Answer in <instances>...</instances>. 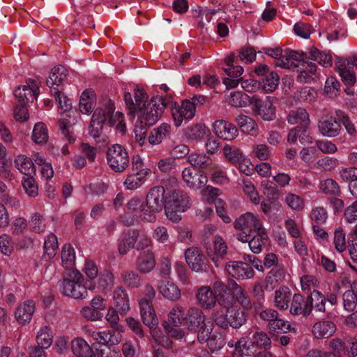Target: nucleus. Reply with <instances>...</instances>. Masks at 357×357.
Segmentation results:
<instances>
[{"label": "nucleus", "instance_id": "nucleus-26", "mask_svg": "<svg viewBox=\"0 0 357 357\" xmlns=\"http://www.w3.org/2000/svg\"><path fill=\"white\" fill-rule=\"evenodd\" d=\"M268 236L264 228L255 232L248 241H242L248 242L250 249L255 254L261 252L263 245H266L268 243Z\"/></svg>", "mask_w": 357, "mask_h": 357}, {"label": "nucleus", "instance_id": "nucleus-54", "mask_svg": "<svg viewBox=\"0 0 357 357\" xmlns=\"http://www.w3.org/2000/svg\"><path fill=\"white\" fill-rule=\"evenodd\" d=\"M223 153L227 160L234 165H236L238 162H240L241 159H243L244 157L241 150L233 146H225L223 148Z\"/></svg>", "mask_w": 357, "mask_h": 357}, {"label": "nucleus", "instance_id": "nucleus-5", "mask_svg": "<svg viewBox=\"0 0 357 357\" xmlns=\"http://www.w3.org/2000/svg\"><path fill=\"white\" fill-rule=\"evenodd\" d=\"M165 190L163 186L158 185L151 188L144 200L142 209L141 219L153 222L156 220V214L164 208L165 210Z\"/></svg>", "mask_w": 357, "mask_h": 357}, {"label": "nucleus", "instance_id": "nucleus-34", "mask_svg": "<svg viewBox=\"0 0 357 357\" xmlns=\"http://www.w3.org/2000/svg\"><path fill=\"white\" fill-rule=\"evenodd\" d=\"M160 293L167 299L176 301L181 297L178 287L171 282L162 281L158 285Z\"/></svg>", "mask_w": 357, "mask_h": 357}, {"label": "nucleus", "instance_id": "nucleus-58", "mask_svg": "<svg viewBox=\"0 0 357 357\" xmlns=\"http://www.w3.org/2000/svg\"><path fill=\"white\" fill-rule=\"evenodd\" d=\"M208 130L202 123H197L186 129V136L191 139H197L203 137Z\"/></svg>", "mask_w": 357, "mask_h": 357}, {"label": "nucleus", "instance_id": "nucleus-4", "mask_svg": "<svg viewBox=\"0 0 357 357\" xmlns=\"http://www.w3.org/2000/svg\"><path fill=\"white\" fill-rule=\"evenodd\" d=\"M114 110V104L110 99L102 107L95 109L88 128V133L91 137L99 139L100 141H105L106 135L102 133L103 126L106 123L109 126L114 124L115 121L113 119Z\"/></svg>", "mask_w": 357, "mask_h": 357}, {"label": "nucleus", "instance_id": "nucleus-14", "mask_svg": "<svg viewBox=\"0 0 357 357\" xmlns=\"http://www.w3.org/2000/svg\"><path fill=\"white\" fill-rule=\"evenodd\" d=\"M204 248L208 256L214 262L216 266H219V261L224 258L227 254V247L222 237L215 236L211 241H204Z\"/></svg>", "mask_w": 357, "mask_h": 357}, {"label": "nucleus", "instance_id": "nucleus-59", "mask_svg": "<svg viewBox=\"0 0 357 357\" xmlns=\"http://www.w3.org/2000/svg\"><path fill=\"white\" fill-rule=\"evenodd\" d=\"M33 176H24L22 183L26 193L30 197H35L38 195V188Z\"/></svg>", "mask_w": 357, "mask_h": 357}, {"label": "nucleus", "instance_id": "nucleus-63", "mask_svg": "<svg viewBox=\"0 0 357 357\" xmlns=\"http://www.w3.org/2000/svg\"><path fill=\"white\" fill-rule=\"evenodd\" d=\"M213 324L208 321L198 328L197 339L199 342H206L212 332Z\"/></svg>", "mask_w": 357, "mask_h": 357}, {"label": "nucleus", "instance_id": "nucleus-57", "mask_svg": "<svg viewBox=\"0 0 357 357\" xmlns=\"http://www.w3.org/2000/svg\"><path fill=\"white\" fill-rule=\"evenodd\" d=\"M121 278L124 284L132 288H137L141 286L142 279L140 276L134 271H123Z\"/></svg>", "mask_w": 357, "mask_h": 357}, {"label": "nucleus", "instance_id": "nucleus-29", "mask_svg": "<svg viewBox=\"0 0 357 357\" xmlns=\"http://www.w3.org/2000/svg\"><path fill=\"white\" fill-rule=\"evenodd\" d=\"M68 117L69 118L63 117L59 121V126L62 135L68 142L69 143H73L76 139V136L74 132V126L77 121V117L73 119H70V115H68Z\"/></svg>", "mask_w": 357, "mask_h": 357}, {"label": "nucleus", "instance_id": "nucleus-6", "mask_svg": "<svg viewBox=\"0 0 357 357\" xmlns=\"http://www.w3.org/2000/svg\"><path fill=\"white\" fill-rule=\"evenodd\" d=\"M190 206L189 197L183 191L173 190L165 196V214L173 222L181 219V213Z\"/></svg>", "mask_w": 357, "mask_h": 357}, {"label": "nucleus", "instance_id": "nucleus-43", "mask_svg": "<svg viewBox=\"0 0 357 357\" xmlns=\"http://www.w3.org/2000/svg\"><path fill=\"white\" fill-rule=\"evenodd\" d=\"M236 122L242 132L251 135L256 133L257 124L252 118L241 114L236 117Z\"/></svg>", "mask_w": 357, "mask_h": 357}, {"label": "nucleus", "instance_id": "nucleus-23", "mask_svg": "<svg viewBox=\"0 0 357 357\" xmlns=\"http://www.w3.org/2000/svg\"><path fill=\"white\" fill-rule=\"evenodd\" d=\"M228 287L231 288V291L233 292V289L234 288L239 289V293L236 298L234 296V301L232 302L231 305L229 307V312H238L240 310L236 309L238 304L241 305L243 307V310L241 312H245V310H251L253 307V304H251L250 298L248 297L246 294L241 290L240 287H238L236 282L234 280H231L228 282Z\"/></svg>", "mask_w": 357, "mask_h": 357}, {"label": "nucleus", "instance_id": "nucleus-56", "mask_svg": "<svg viewBox=\"0 0 357 357\" xmlns=\"http://www.w3.org/2000/svg\"><path fill=\"white\" fill-rule=\"evenodd\" d=\"M355 283L351 285V289L354 288ZM344 307L347 311H354L357 305V294L353 289L346 291L343 294Z\"/></svg>", "mask_w": 357, "mask_h": 357}, {"label": "nucleus", "instance_id": "nucleus-11", "mask_svg": "<svg viewBox=\"0 0 357 357\" xmlns=\"http://www.w3.org/2000/svg\"><path fill=\"white\" fill-rule=\"evenodd\" d=\"M169 321L174 326H183L190 330H195L205 324L203 314H170Z\"/></svg>", "mask_w": 357, "mask_h": 357}, {"label": "nucleus", "instance_id": "nucleus-13", "mask_svg": "<svg viewBox=\"0 0 357 357\" xmlns=\"http://www.w3.org/2000/svg\"><path fill=\"white\" fill-rule=\"evenodd\" d=\"M18 103L29 105L34 99H37L39 94V87L36 82L29 79L26 84L20 86L13 93Z\"/></svg>", "mask_w": 357, "mask_h": 357}, {"label": "nucleus", "instance_id": "nucleus-28", "mask_svg": "<svg viewBox=\"0 0 357 357\" xmlns=\"http://www.w3.org/2000/svg\"><path fill=\"white\" fill-rule=\"evenodd\" d=\"M155 265L154 255L149 250L140 253L137 260V267L142 273H149Z\"/></svg>", "mask_w": 357, "mask_h": 357}, {"label": "nucleus", "instance_id": "nucleus-15", "mask_svg": "<svg viewBox=\"0 0 357 357\" xmlns=\"http://www.w3.org/2000/svg\"><path fill=\"white\" fill-rule=\"evenodd\" d=\"M318 128L320 133L328 137L337 136L341 130L340 121L337 119V115L322 117L318 123Z\"/></svg>", "mask_w": 357, "mask_h": 357}, {"label": "nucleus", "instance_id": "nucleus-24", "mask_svg": "<svg viewBox=\"0 0 357 357\" xmlns=\"http://www.w3.org/2000/svg\"><path fill=\"white\" fill-rule=\"evenodd\" d=\"M68 75V70L61 65L54 67L50 73L48 78L46 79V84L50 88L63 89V84L66 80Z\"/></svg>", "mask_w": 357, "mask_h": 357}, {"label": "nucleus", "instance_id": "nucleus-1", "mask_svg": "<svg viewBox=\"0 0 357 357\" xmlns=\"http://www.w3.org/2000/svg\"><path fill=\"white\" fill-rule=\"evenodd\" d=\"M132 95L130 92L124 93V101L128 114L131 118H135L138 114L135 133L136 142L142 146L145 142L146 131L143 130L146 127L154 125L162 115L165 108L167 105V101L162 96H156L149 100V96L146 91L139 87L134 89Z\"/></svg>", "mask_w": 357, "mask_h": 357}, {"label": "nucleus", "instance_id": "nucleus-45", "mask_svg": "<svg viewBox=\"0 0 357 357\" xmlns=\"http://www.w3.org/2000/svg\"><path fill=\"white\" fill-rule=\"evenodd\" d=\"M36 345L49 349L52 344L53 334L51 328L47 326L41 328L36 337Z\"/></svg>", "mask_w": 357, "mask_h": 357}, {"label": "nucleus", "instance_id": "nucleus-48", "mask_svg": "<svg viewBox=\"0 0 357 357\" xmlns=\"http://www.w3.org/2000/svg\"><path fill=\"white\" fill-rule=\"evenodd\" d=\"M304 63L306 64L305 68L298 74L296 80L299 83H310L314 80L312 75H315L317 67L315 63L308 62L307 60Z\"/></svg>", "mask_w": 357, "mask_h": 357}, {"label": "nucleus", "instance_id": "nucleus-8", "mask_svg": "<svg viewBox=\"0 0 357 357\" xmlns=\"http://www.w3.org/2000/svg\"><path fill=\"white\" fill-rule=\"evenodd\" d=\"M234 225L236 229L241 231L236 235L240 241H248L252 234L264 228L261 221L251 213L241 215L235 220Z\"/></svg>", "mask_w": 357, "mask_h": 357}, {"label": "nucleus", "instance_id": "nucleus-39", "mask_svg": "<svg viewBox=\"0 0 357 357\" xmlns=\"http://www.w3.org/2000/svg\"><path fill=\"white\" fill-rule=\"evenodd\" d=\"M256 95L250 96L243 91H234L231 93L229 104L236 107H245L252 105V100Z\"/></svg>", "mask_w": 357, "mask_h": 357}, {"label": "nucleus", "instance_id": "nucleus-19", "mask_svg": "<svg viewBox=\"0 0 357 357\" xmlns=\"http://www.w3.org/2000/svg\"><path fill=\"white\" fill-rule=\"evenodd\" d=\"M139 237L137 229H128L123 231L118 240V250L121 255H126L131 248H135Z\"/></svg>", "mask_w": 357, "mask_h": 357}, {"label": "nucleus", "instance_id": "nucleus-61", "mask_svg": "<svg viewBox=\"0 0 357 357\" xmlns=\"http://www.w3.org/2000/svg\"><path fill=\"white\" fill-rule=\"evenodd\" d=\"M337 119L340 121V126L343 125L347 132L351 136H354L356 133V129L354 124L351 123L349 116L343 111H336Z\"/></svg>", "mask_w": 357, "mask_h": 357}, {"label": "nucleus", "instance_id": "nucleus-44", "mask_svg": "<svg viewBox=\"0 0 357 357\" xmlns=\"http://www.w3.org/2000/svg\"><path fill=\"white\" fill-rule=\"evenodd\" d=\"M155 294V290L152 287H146L145 296L139 302L140 312H155L152 303Z\"/></svg>", "mask_w": 357, "mask_h": 357}, {"label": "nucleus", "instance_id": "nucleus-17", "mask_svg": "<svg viewBox=\"0 0 357 357\" xmlns=\"http://www.w3.org/2000/svg\"><path fill=\"white\" fill-rule=\"evenodd\" d=\"M172 114L176 127H179L183 119L190 120L195 114V109H192V105L190 103L189 99H185L181 105L175 106L172 109Z\"/></svg>", "mask_w": 357, "mask_h": 357}, {"label": "nucleus", "instance_id": "nucleus-62", "mask_svg": "<svg viewBox=\"0 0 357 357\" xmlns=\"http://www.w3.org/2000/svg\"><path fill=\"white\" fill-rule=\"evenodd\" d=\"M243 349H246L247 351L250 349V346L248 345L247 340L245 337H242L236 342L235 349L231 357H243L244 355L250 356L251 354H253L252 351H250V352L247 351L244 354L243 351Z\"/></svg>", "mask_w": 357, "mask_h": 357}, {"label": "nucleus", "instance_id": "nucleus-2", "mask_svg": "<svg viewBox=\"0 0 357 357\" xmlns=\"http://www.w3.org/2000/svg\"><path fill=\"white\" fill-rule=\"evenodd\" d=\"M62 265L65 268L63 279L59 282V286L62 294L75 299L84 298L87 296V289L96 287L95 282L89 280L84 284L83 275L74 268L75 262V252L70 244L63 245L61 251Z\"/></svg>", "mask_w": 357, "mask_h": 357}, {"label": "nucleus", "instance_id": "nucleus-52", "mask_svg": "<svg viewBox=\"0 0 357 357\" xmlns=\"http://www.w3.org/2000/svg\"><path fill=\"white\" fill-rule=\"evenodd\" d=\"M31 138L36 144H44L47 141L48 134L45 123L38 122L35 124Z\"/></svg>", "mask_w": 357, "mask_h": 357}, {"label": "nucleus", "instance_id": "nucleus-60", "mask_svg": "<svg viewBox=\"0 0 357 357\" xmlns=\"http://www.w3.org/2000/svg\"><path fill=\"white\" fill-rule=\"evenodd\" d=\"M207 345L213 351L220 349L225 344V338L220 333L213 332L211 333L206 342Z\"/></svg>", "mask_w": 357, "mask_h": 357}, {"label": "nucleus", "instance_id": "nucleus-47", "mask_svg": "<svg viewBox=\"0 0 357 357\" xmlns=\"http://www.w3.org/2000/svg\"><path fill=\"white\" fill-rule=\"evenodd\" d=\"M309 58L310 60L317 61L320 65L324 67L331 66L333 63L331 54L320 52L316 47H312L309 50Z\"/></svg>", "mask_w": 357, "mask_h": 357}, {"label": "nucleus", "instance_id": "nucleus-12", "mask_svg": "<svg viewBox=\"0 0 357 357\" xmlns=\"http://www.w3.org/2000/svg\"><path fill=\"white\" fill-rule=\"evenodd\" d=\"M185 258L189 267L196 272H207L209 269V260L197 248H188Z\"/></svg>", "mask_w": 357, "mask_h": 357}, {"label": "nucleus", "instance_id": "nucleus-20", "mask_svg": "<svg viewBox=\"0 0 357 357\" xmlns=\"http://www.w3.org/2000/svg\"><path fill=\"white\" fill-rule=\"evenodd\" d=\"M278 314H259V317L266 321H268L267 327L271 333H286L291 330V324L277 317Z\"/></svg>", "mask_w": 357, "mask_h": 357}, {"label": "nucleus", "instance_id": "nucleus-50", "mask_svg": "<svg viewBox=\"0 0 357 357\" xmlns=\"http://www.w3.org/2000/svg\"><path fill=\"white\" fill-rule=\"evenodd\" d=\"M107 185L102 181H97L93 183H90L84 188V190L86 195L92 197H101L107 190Z\"/></svg>", "mask_w": 357, "mask_h": 357}, {"label": "nucleus", "instance_id": "nucleus-49", "mask_svg": "<svg viewBox=\"0 0 357 357\" xmlns=\"http://www.w3.org/2000/svg\"><path fill=\"white\" fill-rule=\"evenodd\" d=\"M309 296L305 298L300 294H295L291 298V310L289 312H308Z\"/></svg>", "mask_w": 357, "mask_h": 357}, {"label": "nucleus", "instance_id": "nucleus-53", "mask_svg": "<svg viewBox=\"0 0 357 357\" xmlns=\"http://www.w3.org/2000/svg\"><path fill=\"white\" fill-rule=\"evenodd\" d=\"M320 189L322 192L331 197L334 196H340L341 191L338 183L332 178H327L320 183Z\"/></svg>", "mask_w": 357, "mask_h": 357}, {"label": "nucleus", "instance_id": "nucleus-3", "mask_svg": "<svg viewBox=\"0 0 357 357\" xmlns=\"http://www.w3.org/2000/svg\"><path fill=\"white\" fill-rule=\"evenodd\" d=\"M213 290L208 287L199 289L197 298L200 306L204 310H210L218 305L225 309V312H229V307L234 301L231 288L221 281L213 284Z\"/></svg>", "mask_w": 357, "mask_h": 357}, {"label": "nucleus", "instance_id": "nucleus-46", "mask_svg": "<svg viewBox=\"0 0 357 357\" xmlns=\"http://www.w3.org/2000/svg\"><path fill=\"white\" fill-rule=\"evenodd\" d=\"M287 120L290 124H298V126H302L305 123H310L309 114L306 109L303 108L291 110L288 114Z\"/></svg>", "mask_w": 357, "mask_h": 357}, {"label": "nucleus", "instance_id": "nucleus-25", "mask_svg": "<svg viewBox=\"0 0 357 357\" xmlns=\"http://www.w3.org/2000/svg\"><path fill=\"white\" fill-rule=\"evenodd\" d=\"M114 303L116 309L110 307L107 312H126L130 310L129 299L126 290L122 287H117L114 291Z\"/></svg>", "mask_w": 357, "mask_h": 357}, {"label": "nucleus", "instance_id": "nucleus-30", "mask_svg": "<svg viewBox=\"0 0 357 357\" xmlns=\"http://www.w3.org/2000/svg\"><path fill=\"white\" fill-rule=\"evenodd\" d=\"M71 349L76 357H93V351L90 345L82 338H75L71 342Z\"/></svg>", "mask_w": 357, "mask_h": 357}, {"label": "nucleus", "instance_id": "nucleus-36", "mask_svg": "<svg viewBox=\"0 0 357 357\" xmlns=\"http://www.w3.org/2000/svg\"><path fill=\"white\" fill-rule=\"evenodd\" d=\"M171 126L167 123H162L158 128L153 129L150 132L148 141L152 145H157L169 135Z\"/></svg>", "mask_w": 357, "mask_h": 357}, {"label": "nucleus", "instance_id": "nucleus-51", "mask_svg": "<svg viewBox=\"0 0 357 357\" xmlns=\"http://www.w3.org/2000/svg\"><path fill=\"white\" fill-rule=\"evenodd\" d=\"M0 202L15 208L20 206V201L10 195L6 185L2 181H0Z\"/></svg>", "mask_w": 357, "mask_h": 357}, {"label": "nucleus", "instance_id": "nucleus-27", "mask_svg": "<svg viewBox=\"0 0 357 357\" xmlns=\"http://www.w3.org/2000/svg\"><path fill=\"white\" fill-rule=\"evenodd\" d=\"M114 275L108 271L104 270L100 271L97 278V282L95 280L96 287L91 291L98 289V291L107 293L111 291L114 285Z\"/></svg>", "mask_w": 357, "mask_h": 357}, {"label": "nucleus", "instance_id": "nucleus-22", "mask_svg": "<svg viewBox=\"0 0 357 357\" xmlns=\"http://www.w3.org/2000/svg\"><path fill=\"white\" fill-rule=\"evenodd\" d=\"M309 51L307 52H298L294 50H288L285 52V54L280 58L275 65L282 68H290L291 67H296L294 63V61H305L309 60Z\"/></svg>", "mask_w": 357, "mask_h": 357}, {"label": "nucleus", "instance_id": "nucleus-55", "mask_svg": "<svg viewBox=\"0 0 357 357\" xmlns=\"http://www.w3.org/2000/svg\"><path fill=\"white\" fill-rule=\"evenodd\" d=\"M265 291L264 286L261 284H258L254 287L253 294L257 299L256 302L253 303V307H255L254 312H276L275 310H259L261 306L262 302L264 301V291Z\"/></svg>", "mask_w": 357, "mask_h": 357}, {"label": "nucleus", "instance_id": "nucleus-21", "mask_svg": "<svg viewBox=\"0 0 357 357\" xmlns=\"http://www.w3.org/2000/svg\"><path fill=\"white\" fill-rule=\"evenodd\" d=\"M43 249L44 252L42 257L36 261L37 266H45L47 262L55 257L56 250L58 249L56 236L53 234L49 236L45 240Z\"/></svg>", "mask_w": 357, "mask_h": 357}, {"label": "nucleus", "instance_id": "nucleus-40", "mask_svg": "<svg viewBox=\"0 0 357 357\" xmlns=\"http://www.w3.org/2000/svg\"><path fill=\"white\" fill-rule=\"evenodd\" d=\"M326 298L319 291L314 290L309 296L308 312H312V310L320 312H325L326 310Z\"/></svg>", "mask_w": 357, "mask_h": 357}, {"label": "nucleus", "instance_id": "nucleus-7", "mask_svg": "<svg viewBox=\"0 0 357 357\" xmlns=\"http://www.w3.org/2000/svg\"><path fill=\"white\" fill-rule=\"evenodd\" d=\"M255 58L256 52L253 48H243L238 55L230 54L225 58V63L227 67L224 68V71L228 76L240 77L243 73V68L237 64L238 61L250 63L255 61Z\"/></svg>", "mask_w": 357, "mask_h": 357}, {"label": "nucleus", "instance_id": "nucleus-42", "mask_svg": "<svg viewBox=\"0 0 357 357\" xmlns=\"http://www.w3.org/2000/svg\"><path fill=\"white\" fill-rule=\"evenodd\" d=\"M62 90L63 89L53 88L50 90V93L54 98L61 112H64L71 109L72 101L62 93Z\"/></svg>", "mask_w": 357, "mask_h": 357}, {"label": "nucleus", "instance_id": "nucleus-41", "mask_svg": "<svg viewBox=\"0 0 357 357\" xmlns=\"http://www.w3.org/2000/svg\"><path fill=\"white\" fill-rule=\"evenodd\" d=\"M279 79V75L276 73L271 71L265 77L259 79V88L266 93L273 92L278 87Z\"/></svg>", "mask_w": 357, "mask_h": 357}, {"label": "nucleus", "instance_id": "nucleus-16", "mask_svg": "<svg viewBox=\"0 0 357 357\" xmlns=\"http://www.w3.org/2000/svg\"><path fill=\"white\" fill-rule=\"evenodd\" d=\"M227 273L238 280L251 278L254 276V270L248 263L241 261H230L226 266Z\"/></svg>", "mask_w": 357, "mask_h": 357}, {"label": "nucleus", "instance_id": "nucleus-9", "mask_svg": "<svg viewBox=\"0 0 357 357\" xmlns=\"http://www.w3.org/2000/svg\"><path fill=\"white\" fill-rule=\"evenodd\" d=\"M107 164L115 172H123L128 167L130 158L127 150L116 144L108 147L106 155Z\"/></svg>", "mask_w": 357, "mask_h": 357}, {"label": "nucleus", "instance_id": "nucleus-10", "mask_svg": "<svg viewBox=\"0 0 357 357\" xmlns=\"http://www.w3.org/2000/svg\"><path fill=\"white\" fill-rule=\"evenodd\" d=\"M275 98L271 96H266L264 100L259 98L257 96L252 100V109L264 121H270L275 116V107L273 106Z\"/></svg>", "mask_w": 357, "mask_h": 357}, {"label": "nucleus", "instance_id": "nucleus-31", "mask_svg": "<svg viewBox=\"0 0 357 357\" xmlns=\"http://www.w3.org/2000/svg\"><path fill=\"white\" fill-rule=\"evenodd\" d=\"M335 325L328 321L316 323L312 327V333L317 338H328L335 332Z\"/></svg>", "mask_w": 357, "mask_h": 357}, {"label": "nucleus", "instance_id": "nucleus-32", "mask_svg": "<svg viewBox=\"0 0 357 357\" xmlns=\"http://www.w3.org/2000/svg\"><path fill=\"white\" fill-rule=\"evenodd\" d=\"M14 162L17 169L26 176L36 174V166L30 158L24 155H20L16 157Z\"/></svg>", "mask_w": 357, "mask_h": 357}, {"label": "nucleus", "instance_id": "nucleus-18", "mask_svg": "<svg viewBox=\"0 0 357 357\" xmlns=\"http://www.w3.org/2000/svg\"><path fill=\"white\" fill-rule=\"evenodd\" d=\"M213 128L215 134L225 140H232L238 135V130L236 126L225 120L215 121Z\"/></svg>", "mask_w": 357, "mask_h": 357}, {"label": "nucleus", "instance_id": "nucleus-35", "mask_svg": "<svg viewBox=\"0 0 357 357\" xmlns=\"http://www.w3.org/2000/svg\"><path fill=\"white\" fill-rule=\"evenodd\" d=\"M149 172V169H140L128 175L124 181L126 188L128 190H133L140 187Z\"/></svg>", "mask_w": 357, "mask_h": 357}, {"label": "nucleus", "instance_id": "nucleus-38", "mask_svg": "<svg viewBox=\"0 0 357 357\" xmlns=\"http://www.w3.org/2000/svg\"><path fill=\"white\" fill-rule=\"evenodd\" d=\"M271 340L268 335L264 331H256L253 333L251 338L250 346L257 347L259 349L268 351L271 347Z\"/></svg>", "mask_w": 357, "mask_h": 357}, {"label": "nucleus", "instance_id": "nucleus-33", "mask_svg": "<svg viewBox=\"0 0 357 357\" xmlns=\"http://www.w3.org/2000/svg\"><path fill=\"white\" fill-rule=\"evenodd\" d=\"M291 296L292 294L289 287H282L275 292V306L279 310H287L291 301Z\"/></svg>", "mask_w": 357, "mask_h": 357}, {"label": "nucleus", "instance_id": "nucleus-64", "mask_svg": "<svg viewBox=\"0 0 357 357\" xmlns=\"http://www.w3.org/2000/svg\"><path fill=\"white\" fill-rule=\"evenodd\" d=\"M316 96V91L313 88L304 86L298 91L297 98L299 101L311 102L315 99Z\"/></svg>", "mask_w": 357, "mask_h": 357}, {"label": "nucleus", "instance_id": "nucleus-37", "mask_svg": "<svg viewBox=\"0 0 357 357\" xmlns=\"http://www.w3.org/2000/svg\"><path fill=\"white\" fill-rule=\"evenodd\" d=\"M188 161L195 169L209 170L212 168V160L204 154H190Z\"/></svg>", "mask_w": 357, "mask_h": 357}]
</instances>
